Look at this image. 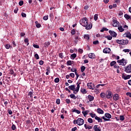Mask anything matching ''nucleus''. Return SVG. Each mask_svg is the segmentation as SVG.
I'll return each instance as SVG.
<instances>
[{"label":"nucleus","mask_w":131,"mask_h":131,"mask_svg":"<svg viewBox=\"0 0 131 131\" xmlns=\"http://www.w3.org/2000/svg\"><path fill=\"white\" fill-rule=\"evenodd\" d=\"M97 112L99 114H104V111L101 109V108H98L97 110Z\"/></svg>","instance_id":"nucleus-17"},{"label":"nucleus","mask_w":131,"mask_h":131,"mask_svg":"<svg viewBox=\"0 0 131 131\" xmlns=\"http://www.w3.org/2000/svg\"><path fill=\"white\" fill-rule=\"evenodd\" d=\"M105 38H107L108 40H111L112 39V37L110 35L106 36Z\"/></svg>","instance_id":"nucleus-43"},{"label":"nucleus","mask_w":131,"mask_h":131,"mask_svg":"<svg viewBox=\"0 0 131 131\" xmlns=\"http://www.w3.org/2000/svg\"><path fill=\"white\" fill-rule=\"evenodd\" d=\"M35 58L37 59L38 60V59H39V56L38 55V54L37 53H36L34 55Z\"/></svg>","instance_id":"nucleus-48"},{"label":"nucleus","mask_w":131,"mask_h":131,"mask_svg":"<svg viewBox=\"0 0 131 131\" xmlns=\"http://www.w3.org/2000/svg\"><path fill=\"white\" fill-rule=\"evenodd\" d=\"M82 114L83 115L84 117H86V115H88L89 114V113H90V111L89 110H86V111H83L82 112Z\"/></svg>","instance_id":"nucleus-16"},{"label":"nucleus","mask_w":131,"mask_h":131,"mask_svg":"<svg viewBox=\"0 0 131 131\" xmlns=\"http://www.w3.org/2000/svg\"><path fill=\"white\" fill-rule=\"evenodd\" d=\"M119 22L117 21L116 19L113 20V26L114 27H118L119 26Z\"/></svg>","instance_id":"nucleus-10"},{"label":"nucleus","mask_w":131,"mask_h":131,"mask_svg":"<svg viewBox=\"0 0 131 131\" xmlns=\"http://www.w3.org/2000/svg\"><path fill=\"white\" fill-rule=\"evenodd\" d=\"M33 47H34V48H35V49H39V46L37 45L34 44L33 45Z\"/></svg>","instance_id":"nucleus-53"},{"label":"nucleus","mask_w":131,"mask_h":131,"mask_svg":"<svg viewBox=\"0 0 131 131\" xmlns=\"http://www.w3.org/2000/svg\"><path fill=\"white\" fill-rule=\"evenodd\" d=\"M70 76H71L72 78H74L75 75H74V73H71V74H70Z\"/></svg>","instance_id":"nucleus-54"},{"label":"nucleus","mask_w":131,"mask_h":131,"mask_svg":"<svg viewBox=\"0 0 131 131\" xmlns=\"http://www.w3.org/2000/svg\"><path fill=\"white\" fill-rule=\"evenodd\" d=\"M23 4H24V2L23 1H20L18 3L19 6H23Z\"/></svg>","instance_id":"nucleus-62"},{"label":"nucleus","mask_w":131,"mask_h":131,"mask_svg":"<svg viewBox=\"0 0 131 131\" xmlns=\"http://www.w3.org/2000/svg\"><path fill=\"white\" fill-rule=\"evenodd\" d=\"M115 64H116V61H113L110 63L111 67H113V66L114 67V66L116 65Z\"/></svg>","instance_id":"nucleus-34"},{"label":"nucleus","mask_w":131,"mask_h":131,"mask_svg":"<svg viewBox=\"0 0 131 131\" xmlns=\"http://www.w3.org/2000/svg\"><path fill=\"white\" fill-rule=\"evenodd\" d=\"M90 115L91 116L92 118H95L96 119V117L97 116L96 115V114H93V113H90Z\"/></svg>","instance_id":"nucleus-33"},{"label":"nucleus","mask_w":131,"mask_h":131,"mask_svg":"<svg viewBox=\"0 0 131 131\" xmlns=\"http://www.w3.org/2000/svg\"><path fill=\"white\" fill-rule=\"evenodd\" d=\"M84 126L86 129H92V128H93V126H90L86 124H85Z\"/></svg>","instance_id":"nucleus-19"},{"label":"nucleus","mask_w":131,"mask_h":131,"mask_svg":"<svg viewBox=\"0 0 131 131\" xmlns=\"http://www.w3.org/2000/svg\"><path fill=\"white\" fill-rule=\"evenodd\" d=\"M10 47H11V45H10L9 44H7L5 45V48L6 49H7V50L10 49Z\"/></svg>","instance_id":"nucleus-57"},{"label":"nucleus","mask_w":131,"mask_h":131,"mask_svg":"<svg viewBox=\"0 0 131 131\" xmlns=\"http://www.w3.org/2000/svg\"><path fill=\"white\" fill-rule=\"evenodd\" d=\"M45 63V62L42 60H40L39 61V65H43V63Z\"/></svg>","instance_id":"nucleus-61"},{"label":"nucleus","mask_w":131,"mask_h":131,"mask_svg":"<svg viewBox=\"0 0 131 131\" xmlns=\"http://www.w3.org/2000/svg\"><path fill=\"white\" fill-rule=\"evenodd\" d=\"M124 119H125L124 116H122V115L120 116V120L121 121H123Z\"/></svg>","instance_id":"nucleus-42"},{"label":"nucleus","mask_w":131,"mask_h":131,"mask_svg":"<svg viewBox=\"0 0 131 131\" xmlns=\"http://www.w3.org/2000/svg\"><path fill=\"white\" fill-rule=\"evenodd\" d=\"M108 32L110 35L113 37H116L117 36V33L114 31L109 30Z\"/></svg>","instance_id":"nucleus-11"},{"label":"nucleus","mask_w":131,"mask_h":131,"mask_svg":"<svg viewBox=\"0 0 131 131\" xmlns=\"http://www.w3.org/2000/svg\"><path fill=\"white\" fill-rule=\"evenodd\" d=\"M88 99L89 100V102H92V101H94L95 97L91 95H89L88 96Z\"/></svg>","instance_id":"nucleus-18"},{"label":"nucleus","mask_w":131,"mask_h":131,"mask_svg":"<svg viewBox=\"0 0 131 131\" xmlns=\"http://www.w3.org/2000/svg\"><path fill=\"white\" fill-rule=\"evenodd\" d=\"M80 24L83 26L84 27H86L89 25V23L88 21V18L86 17H84L80 20Z\"/></svg>","instance_id":"nucleus-3"},{"label":"nucleus","mask_w":131,"mask_h":131,"mask_svg":"<svg viewBox=\"0 0 131 131\" xmlns=\"http://www.w3.org/2000/svg\"><path fill=\"white\" fill-rule=\"evenodd\" d=\"M98 14H96L94 15V20L95 21H97V20H98Z\"/></svg>","instance_id":"nucleus-49"},{"label":"nucleus","mask_w":131,"mask_h":131,"mask_svg":"<svg viewBox=\"0 0 131 131\" xmlns=\"http://www.w3.org/2000/svg\"><path fill=\"white\" fill-rule=\"evenodd\" d=\"M66 102L67 104H70L71 103V100H70V99H66Z\"/></svg>","instance_id":"nucleus-46"},{"label":"nucleus","mask_w":131,"mask_h":131,"mask_svg":"<svg viewBox=\"0 0 131 131\" xmlns=\"http://www.w3.org/2000/svg\"><path fill=\"white\" fill-rule=\"evenodd\" d=\"M131 75H125V74L123 73L122 75V78L124 79V80H126L127 79H129L130 78Z\"/></svg>","instance_id":"nucleus-8"},{"label":"nucleus","mask_w":131,"mask_h":131,"mask_svg":"<svg viewBox=\"0 0 131 131\" xmlns=\"http://www.w3.org/2000/svg\"><path fill=\"white\" fill-rule=\"evenodd\" d=\"M59 58H61V59H63L64 56H63V53H59Z\"/></svg>","instance_id":"nucleus-50"},{"label":"nucleus","mask_w":131,"mask_h":131,"mask_svg":"<svg viewBox=\"0 0 131 131\" xmlns=\"http://www.w3.org/2000/svg\"><path fill=\"white\" fill-rule=\"evenodd\" d=\"M11 129L12 130H16V129H17V127L15 124L12 123V125L11 126Z\"/></svg>","instance_id":"nucleus-31"},{"label":"nucleus","mask_w":131,"mask_h":131,"mask_svg":"<svg viewBox=\"0 0 131 131\" xmlns=\"http://www.w3.org/2000/svg\"><path fill=\"white\" fill-rule=\"evenodd\" d=\"M76 57L77 55L76 53H73L71 55V58L72 59V60H74V59L76 58Z\"/></svg>","instance_id":"nucleus-25"},{"label":"nucleus","mask_w":131,"mask_h":131,"mask_svg":"<svg viewBox=\"0 0 131 131\" xmlns=\"http://www.w3.org/2000/svg\"><path fill=\"white\" fill-rule=\"evenodd\" d=\"M76 84H77V87H76V85H75V84L69 86V90H71V91H73V93L75 95L77 94V93L79 92V88H80V84H81V82H79V83L77 82ZM75 88H76V89H75Z\"/></svg>","instance_id":"nucleus-1"},{"label":"nucleus","mask_w":131,"mask_h":131,"mask_svg":"<svg viewBox=\"0 0 131 131\" xmlns=\"http://www.w3.org/2000/svg\"><path fill=\"white\" fill-rule=\"evenodd\" d=\"M123 52H124V53H129V52H130V50H129V49H123Z\"/></svg>","instance_id":"nucleus-47"},{"label":"nucleus","mask_w":131,"mask_h":131,"mask_svg":"<svg viewBox=\"0 0 131 131\" xmlns=\"http://www.w3.org/2000/svg\"><path fill=\"white\" fill-rule=\"evenodd\" d=\"M72 112H75V113H77V114H80V112L79 110H77L75 108L72 109Z\"/></svg>","instance_id":"nucleus-24"},{"label":"nucleus","mask_w":131,"mask_h":131,"mask_svg":"<svg viewBox=\"0 0 131 131\" xmlns=\"http://www.w3.org/2000/svg\"><path fill=\"white\" fill-rule=\"evenodd\" d=\"M56 103L57 105H60V99H57Z\"/></svg>","instance_id":"nucleus-60"},{"label":"nucleus","mask_w":131,"mask_h":131,"mask_svg":"<svg viewBox=\"0 0 131 131\" xmlns=\"http://www.w3.org/2000/svg\"><path fill=\"white\" fill-rule=\"evenodd\" d=\"M100 97L104 99V98H106V94L105 93H100Z\"/></svg>","instance_id":"nucleus-36"},{"label":"nucleus","mask_w":131,"mask_h":131,"mask_svg":"<svg viewBox=\"0 0 131 131\" xmlns=\"http://www.w3.org/2000/svg\"><path fill=\"white\" fill-rule=\"evenodd\" d=\"M21 16L24 18L26 17V14L24 12H21Z\"/></svg>","instance_id":"nucleus-64"},{"label":"nucleus","mask_w":131,"mask_h":131,"mask_svg":"<svg viewBox=\"0 0 131 131\" xmlns=\"http://www.w3.org/2000/svg\"><path fill=\"white\" fill-rule=\"evenodd\" d=\"M75 33H76V32L75 31V29H73V30H71V34H72V35H74Z\"/></svg>","instance_id":"nucleus-37"},{"label":"nucleus","mask_w":131,"mask_h":131,"mask_svg":"<svg viewBox=\"0 0 131 131\" xmlns=\"http://www.w3.org/2000/svg\"><path fill=\"white\" fill-rule=\"evenodd\" d=\"M84 38H85V39H87V40H89V39H90V36L85 34L84 35Z\"/></svg>","instance_id":"nucleus-39"},{"label":"nucleus","mask_w":131,"mask_h":131,"mask_svg":"<svg viewBox=\"0 0 131 131\" xmlns=\"http://www.w3.org/2000/svg\"><path fill=\"white\" fill-rule=\"evenodd\" d=\"M93 43V45H99V40L94 41Z\"/></svg>","instance_id":"nucleus-58"},{"label":"nucleus","mask_w":131,"mask_h":131,"mask_svg":"<svg viewBox=\"0 0 131 131\" xmlns=\"http://www.w3.org/2000/svg\"><path fill=\"white\" fill-rule=\"evenodd\" d=\"M110 52H111V49L109 48H105L103 50V52L104 53V54H109Z\"/></svg>","instance_id":"nucleus-12"},{"label":"nucleus","mask_w":131,"mask_h":131,"mask_svg":"<svg viewBox=\"0 0 131 131\" xmlns=\"http://www.w3.org/2000/svg\"><path fill=\"white\" fill-rule=\"evenodd\" d=\"M35 24H36V27H37V28H40V27H41V25L39 24L38 21H35Z\"/></svg>","instance_id":"nucleus-22"},{"label":"nucleus","mask_w":131,"mask_h":131,"mask_svg":"<svg viewBox=\"0 0 131 131\" xmlns=\"http://www.w3.org/2000/svg\"><path fill=\"white\" fill-rule=\"evenodd\" d=\"M74 124H77L78 125H82L83 123H84V120H83V119L81 118H79L77 120H74L73 121Z\"/></svg>","instance_id":"nucleus-2"},{"label":"nucleus","mask_w":131,"mask_h":131,"mask_svg":"<svg viewBox=\"0 0 131 131\" xmlns=\"http://www.w3.org/2000/svg\"><path fill=\"white\" fill-rule=\"evenodd\" d=\"M72 64V62L71 61V60H68L67 62V65H68V66H71Z\"/></svg>","instance_id":"nucleus-40"},{"label":"nucleus","mask_w":131,"mask_h":131,"mask_svg":"<svg viewBox=\"0 0 131 131\" xmlns=\"http://www.w3.org/2000/svg\"><path fill=\"white\" fill-rule=\"evenodd\" d=\"M32 95H33V90H32V91L28 92V96H29L30 98H33V96H32Z\"/></svg>","instance_id":"nucleus-26"},{"label":"nucleus","mask_w":131,"mask_h":131,"mask_svg":"<svg viewBox=\"0 0 131 131\" xmlns=\"http://www.w3.org/2000/svg\"><path fill=\"white\" fill-rule=\"evenodd\" d=\"M116 42H117V43H118L119 45H127V43H128V40H127V39H126V40L117 39L116 40Z\"/></svg>","instance_id":"nucleus-5"},{"label":"nucleus","mask_w":131,"mask_h":131,"mask_svg":"<svg viewBox=\"0 0 131 131\" xmlns=\"http://www.w3.org/2000/svg\"><path fill=\"white\" fill-rule=\"evenodd\" d=\"M124 18H125L126 20H128L129 19H130V16L128 15V14H124Z\"/></svg>","instance_id":"nucleus-35"},{"label":"nucleus","mask_w":131,"mask_h":131,"mask_svg":"<svg viewBox=\"0 0 131 131\" xmlns=\"http://www.w3.org/2000/svg\"><path fill=\"white\" fill-rule=\"evenodd\" d=\"M78 41H81L80 36H75L74 42H75V45H77V42H78Z\"/></svg>","instance_id":"nucleus-7"},{"label":"nucleus","mask_w":131,"mask_h":131,"mask_svg":"<svg viewBox=\"0 0 131 131\" xmlns=\"http://www.w3.org/2000/svg\"><path fill=\"white\" fill-rule=\"evenodd\" d=\"M14 73H15V72H14V70H12V69H10L9 74H11V75H13V74H14Z\"/></svg>","instance_id":"nucleus-56"},{"label":"nucleus","mask_w":131,"mask_h":131,"mask_svg":"<svg viewBox=\"0 0 131 131\" xmlns=\"http://www.w3.org/2000/svg\"><path fill=\"white\" fill-rule=\"evenodd\" d=\"M84 70H85V67L82 66L81 67V72H84Z\"/></svg>","instance_id":"nucleus-41"},{"label":"nucleus","mask_w":131,"mask_h":131,"mask_svg":"<svg viewBox=\"0 0 131 131\" xmlns=\"http://www.w3.org/2000/svg\"><path fill=\"white\" fill-rule=\"evenodd\" d=\"M118 29L120 32H123L124 31V29L122 28V26H120L118 28Z\"/></svg>","instance_id":"nucleus-23"},{"label":"nucleus","mask_w":131,"mask_h":131,"mask_svg":"<svg viewBox=\"0 0 131 131\" xmlns=\"http://www.w3.org/2000/svg\"><path fill=\"white\" fill-rule=\"evenodd\" d=\"M93 85H94V83L90 82V83H88L87 84V86L89 89L90 90H94L93 88Z\"/></svg>","instance_id":"nucleus-15"},{"label":"nucleus","mask_w":131,"mask_h":131,"mask_svg":"<svg viewBox=\"0 0 131 131\" xmlns=\"http://www.w3.org/2000/svg\"><path fill=\"white\" fill-rule=\"evenodd\" d=\"M70 97L71 99H74V100H76L77 98L75 95H74V94H71V95H70Z\"/></svg>","instance_id":"nucleus-30"},{"label":"nucleus","mask_w":131,"mask_h":131,"mask_svg":"<svg viewBox=\"0 0 131 131\" xmlns=\"http://www.w3.org/2000/svg\"><path fill=\"white\" fill-rule=\"evenodd\" d=\"M88 57L90 59H95V54L94 53H90Z\"/></svg>","instance_id":"nucleus-21"},{"label":"nucleus","mask_w":131,"mask_h":131,"mask_svg":"<svg viewBox=\"0 0 131 131\" xmlns=\"http://www.w3.org/2000/svg\"><path fill=\"white\" fill-rule=\"evenodd\" d=\"M18 11H19V9L18 7H16L14 10V13H15V14H17V13H18Z\"/></svg>","instance_id":"nucleus-51"},{"label":"nucleus","mask_w":131,"mask_h":131,"mask_svg":"<svg viewBox=\"0 0 131 131\" xmlns=\"http://www.w3.org/2000/svg\"><path fill=\"white\" fill-rule=\"evenodd\" d=\"M95 119H96V120L98 121V122H103V120H102V119H101L99 117H96Z\"/></svg>","instance_id":"nucleus-28"},{"label":"nucleus","mask_w":131,"mask_h":131,"mask_svg":"<svg viewBox=\"0 0 131 131\" xmlns=\"http://www.w3.org/2000/svg\"><path fill=\"white\" fill-rule=\"evenodd\" d=\"M51 45V42L50 41H47L44 43V46L45 48H49V46Z\"/></svg>","instance_id":"nucleus-27"},{"label":"nucleus","mask_w":131,"mask_h":131,"mask_svg":"<svg viewBox=\"0 0 131 131\" xmlns=\"http://www.w3.org/2000/svg\"><path fill=\"white\" fill-rule=\"evenodd\" d=\"M59 81H60V79L59 78H56L54 79V82H55L56 83H58V82H59Z\"/></svg>","instance_id":"nucleus-44"},{"label":"nucleus","mask_w":131,"mask_h":131,"mask_svg":"<svg viewBox=\"0 0 131 131\" xmlns=\"http://www.w3.org/2000/svg\"><path fill=\"white\" fill-rule=\"evenodd\" d=\"M126 96H128L130 98H131V93L130 92H127L126 93Z\"/></svg>","instance_id":"nucleus-63"},{"label":"nucleus","mask_w":131,"mask_h":131,"mask_svg":"<svg viewBox=\"0 0 131 131\" xmlns=\"http://www.w3.org/2000/svg\"><path fill=\"white\" fill-rule=\"evenodd\" d=\"M85 27H86L85 29H86V30H90V29H92V27H93V26L90 24Z\"/></svg>","instance_id":"nucleus-32"},{"label":"nucleus","mask_w":131,"mask_h":131,"mask_svg":"<svg viewBox=\"0 0 131 131\" xmlns=\"http://www.w3.org/2000/svg\"><path fill=\"white\" fill-rule=\"evenodd\" d=\"M117 62L119 63V65H121L122 66H125L127 64V60L124 58L118 60Z\"/></svg>","instance_id":"nucleus-4"},{"label":"nucleus","mask_w":131,"mask_h":131,"mask_svg":"<svg viewBox=\"0 0 131 131\" xmlns=\"http://www.w3.org/2000/svg\"><path fill=\"white\" fill-rule=\"evenodd\" d=\"M43 19L45 21H47V20H48V19H49V16L48 15L45 16H43Z\"/></svg>","instance_id":"nucleus-59"},{"label":"nucleus","mask_w":131,"mask_h":131,"mask_svg":"<svg viewBox=\"0 0 131 131\" xmlns=\"http://www.w3.org/2000/svg\"><path fill=\"white\" fill-rule=\"evenodd\" d=\"M102 119L104 120V121H109L110 119L106 118L105 117H102Z\"/></svg>","instance_id":"nucleus-52"},{"label":"nucleus","mask_w":131,"mask_h":131,"mask_svg":"<svg viewBox=\"0 0 131 131\" xmlns=\"http://www.w3.org/2000/svg\"><path fill=\"white\" fill-rule=\"evenodd\" d=\"M108 29L106 28H103L101 30L100 32H104V31H108Z\"/></svg>","instance_id":"nucleus-38"},{"label":"nucleus","mask_w":131,"mask_h":131,"mask_svg":"<svg viewBox=\"0 0 131 131\" xmlns=\"http://www.w3.org/2000/svg\"><path fill=\"white\" fill-rule=\"evenodd\" d=\"M80 91H81V93H82V94H86V93H88V92L86 91V90L82 88L81 89Z\"/></svg>","instance_id":"nucleus-29"},{"label":"nucleus","mask_w":131,"mask_h":131,"mask_svg":"<svg viewBox=\"0 0 131 131\" xmlns=\"http://www.w3.org/2000/svg\"><path fill=\"white\" fill-rule=\"evenodd\" d=\"M125 72L126 73H131V64H129L127 67L125 68Z\"/></svg>","instance_id":"nucleus-9"},{"label":"nucleus","mask_w":131,"mask_h":131,"mask_svg":"<svg viewBox=\"0 0 131 131\" xmlns=\"http://www.w3.org/2000/svg\"><path fill=\"white\" fill-rule=\"evenodd\" d=\"M105 117H106V118H108V119H110V118H111L112 117V116H111V114L107 113H105L104 115Z\"/></svg>","instance_id":"nucleus-20"},{"label":"nucleus","mask_w":131,"mask_h":131,"mask_svg":"<svg viewBox=\"0 0 131 131\" xmlns=\"http://www.w3.org/2000/svg\"><path fill=\"white\" fill-rule=\"evenodd\" d=\"M113 97V94H112V92L111 91H107L106 95H105V98L106 99H111Z\"/></svg>","instance_id":"nucleus-6"},{"label":"nucleus","mask_w":131,"mask_h":131,"mask_svg":"<svg viewBox=\"0 0 131 131\" xmlns=\"http://www.w3.org/2000/svg\"><path fill=\"white\" fill-rule=\"evenodd\" d=\"M88 121L89 123H93V119L91 118H89L88 119Z\"/></svg>","instance_id":"nucleus-45"},{"label":"nucleus","mask_w":131,"mask_h":131,"mask_svg":"<svg viewBox=\"0 0 131 131\" xmlns=\"http://www.w3.org/2000/svg\"><path fill=\"white\" fill-rule=\"evenodd\" d=\"M71 71L72 72H75V71H77V70L74 68H72V69H71Z\"/></svg>","instance_id":"nucleus-55"},{"label":"nucleus","mask_w":131,"mask_h":131,"mask_svg":"<svg viewBox=\"0 0 131 131\" xmlns=\"http://www.w3.org/2000/svg\"><path fill=\"white\" fill-rule=\"evenodd\" d=\"M114 101H117L119 99V95L118 94H115L113 96Z\"/></svg>","instance_id":"nucleus-14"},{"label":"nucleus","mask_w":131,"mask_h":131,"mask_svg":"<svg viewBox=\"0 0 131 131\" xmlns=\"http://www.w3.org/2000/svg\"><path fill=\"white\" fill-rule=\"evenodd\" d=\"M93 129L95 131H101V129H100V126L98 125H95L93 127Z\"/></svg>","instance_id":"nucleus-13"}]
</instances>
